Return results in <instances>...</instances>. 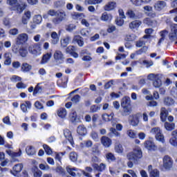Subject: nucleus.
Segmentation results:
<instances>
[{
    "mask_svg": "<svg viewBox=\"0 0 177 177\" xmlns=\"http://www.w3.org/2000/svg\"><path fill=\"white\" fill-rule=\"evenodd\" d=\"M143 157V153L142 152V149L140 147H136L133 151L130 152L127 155V158L129 162H127V166L129 168H132L133 164H138L139 160Z\"/></svg>",
    "mask_w": 177,
    "mask_h": 177,
    "instance_id": "f257e3e1",
    "label": "nucleus"
},
{
    "mask_svg": "<svg viewBox=\"0 0 177 177\" xmlns=\"http://www.w3.org/2000/svg\"><path fill=\"white\" fill-rule=\"evenodd\" d=\"M48 15L49 16H51L52 17L56 16V17L52 19V23H53L55 26H58V24H60L62 21L66 20V12L64 11H56L55 10H49L48 11Z\"/></svg>",
    "mask_w": 177,
    "mask_h": 177,
    "instance_id": "f03ea898",
    "label": "nucleus"
},
{
    "mask_svg": "<svg viewBox=\"0 0 177 177\" xmlns=\"http://www.w3.org/2000/svg\"><path fill=\"white\" fill-rule=\"evenodd\" d=\"M28 52L34 56L41 55V44L35 43L28 46Z\"/></svg>",
    "mask_w": 177,
    "mask_h": 177,
    "instance_id": "7ed1b4c3",
    "label": "nucleus"
},
{
    "mask_svg": "<svg viewBox=\"0 0 177 177\" xmlns=\"http://www.w3.org/2000/svg\"><path fill=\"white\" fill-rule=\"evenodd\" d=\"M142 117V113H138L129 116L130 124L132 127H137L139 124V118Z\"/></svg>",
    "mask_w": 177,
    "mask_h": 177,
    "instance_id": "20e7f679",
    "label": "nucleus"
},
{
    "mask_svg": "<svg viewBox=\"0 0 177 177\" xmlns=\"http://www.w3.org/2000/svg\"><path fill=\"white\" fill-rule=\"evenodd\" d=\"M172 164H174V160H172L171 157L165 156L163 158V167L165 169H171L172 168Z\"/></svg>",
    "mask_w": 177,
    "mask_h": 177,
    "instance_id": "39448f33",
    "label": "nucleus"
},
{
    "mask_svg": "<svg viewBox=\"0 0 177 177\" xmlns=\"http://www.w3.org/2000/svg\"><path fill=\"white\" fill-rule=\"evenodd\" d=\"M28 40V35L26 33H22L18 35L17 37V45H21L22 44H24V42H27Z\"/></svg>",
    "mask_w": 177,
    "mask_h": 177,
    "instance_id": "423d86ee",
    "label": "nucleus"
},
{
    "mask_svg": "<svg viewBox=\"0 0 177 177\" xmlns=\"http://www.w3.org/2000/svg\"><path fill=\"white\" fill-rule=\"evenodd\" d=\"M144 146L145 149L150 151H156V150H157V147L151 140H146L144 143Z\"/></svg>",
    "mask_w": 177,
    "mask_h": 177,
    "instance_id": "0eeeda50",
    "label": "nucleus"
},
{
    "mask_svg": "<svg viewBox=\"0 0 177 177\" xmlns=\"http://www.w3.org/2000/svg\"><path fill=\"white\" fill-rule=\"evenodd\" d=\"M54 59L56 62H59V63H63L64 60V55H63V53H62V51L59 50H55L54 53Z\"/></svg>",
    "mask_w": 177,
    "mask_h": 177,
    "instance_id": "6e6552de",
    "label": "nucleus"
},
{
    "mask_svg": "<svg viewBox=\"0 0 177 177\" xmlns=\"http://www.w3.org/2000/svg\"><path fill=\"white\" fill-rule=\"evenodd\" d=\"M167 6V3L164 1H158L154 3V9L158 12H161Z\"/></svg>",
    "mask_w": 177,
    "mask_h": 177,
    "instance_id": "1a4fd4ad",
    "label": "nucleus"
},
{
    "mask_svg": "<svg viewBox=\"0 0 177 177\" xmlns=\"http://www.w3.org/2000/svg\"><path fill=\"white\" fill-rule=\"evenodd\" d=\"M23 171V164L19 163L15 165L12 167V171H11V174L14 175V176H17V174H20Z\"/></svg>",
    "mask_w": 177,
    "mask_h": 177,
    "instance_id": "9d476101",
    "label": "nucleus"
},
{
    "mask_svg": "<svg viewBox=\"0 0 177 177\" xmlns=\"http://www.w3.org/2000/svg\"><path fill=\"white\" fill-rule=\"evenodd\" d=\"M64 136H65L66 139L68 140L72 146H74V140L73 139V135L69 129H66L64 130Z\"/></svg>",
    "mask_w": 177,
    "mask_h": 177,
    "instance_id": "9b49d317",
    "label": "nucleus"
},
{
    "mask_svg": "<svg viewBox=\"0 0 177 177\" xmlns=\"http://www.w3.org/2000/svg\"><path fill=\"white\" fill-rule=\"evenodd\" d=\"M32 106L31 102L25 101L24 103L21 104L20 107L23 113H28V110L31 109Z\"/></svg>",
    "mask_w": 177,
    "mask_h": 177,
    "instance_id": "f8f14e48",
    "label": "nucleus"
},
{
    "mask_svg": "<svg viewBox=\"0 0 177 177\" xmlns=\"http://www.w3.org/2000/svg\"><path fill=\"white\" fill-rule=\"evenodd\" d=\"M80 169L71 167V166L66 167V171L70 174L71 176L75 177L77 174H80Z\"/></svg>",
    "mask_w": 177,
    "mask_h": 177,
    "instance_id": "ddd939ff",
    "label": "nucleus"
},
{
    "mask_svg": "<svg viewBox=\"0 0 177 177\" xmlns=\"http://www.w3.org/2000/svg\"><path fill=\"white\" fill-rule=\"evenodd\" d=\"M3 57L5 66H10L12 64V53L10 52L5 53Z\"/></svg>",
    "mask_w": 177,
    "mask_h": 177,
    "instance_id": "4468645a",
    "label": "nucleus"
},
{
    "mask_svg": "<svg viewBox=\"0 0 177 177\" xmlns=\"http://www.w3.org/2000/svg\"><path fill=\"white\" fill-rule=\"evenodd\" d=\"M168 110L165 107H162L160 109V120L162 122H165L167 117H168Z\"/></svg>",
    "mask_w": 177,
    "mask_h": 177,
    "instance_id": "2eb2a0df",
    "label": "nucleus"
},
{
    "mask_svg": "<svg viewBox=\"0 0 177 177\" xmlns=\"http://www.w3.org/2000/svg\"><path fill=\"white\" fill-rule=\"evenodd\" d=\"M101 143L104 147H110V146H111L112 141L109 138L102 136L101 138Z\"/></svg>",
    "mask_w": 177,
    "mask_h": 177,
    "instance_id": "dca6fc26",
    "label": "nucleus"
},
{
    "mask_svg": "<svg viewBox=\"0 0 177 177\" xmlns=\"http://www.w3.org/2000/svg\"><path fill=\"white\" fill-rule=\"evenodd\" d=\"M140 26H142V22L139 20H135L129 24V27L131 30H138Z\"/></svg>",
    "mask_w": 177,
    "mask_h": 177,
    "instance_id": "f3484780",
    "label": "nucleus"
},
{
    "mask_svg": "<svg viewBox=\"0 0 177 177\" xmlns=\"http://www.w3.org/2000/svg\"><path fill=\"white\" fill-rule=\"evenodd\" d=\"M52 57V52H48L46 54H44L42 57L41 64H46L49 60H50V58Z\"/></svg>",
    "mask_w": 177,
    "mask_h": 177,
    "instance_id": "a211bd4d",
    "label": "nucleus"
},
{
    "mask_svg": "<svg viewBox=\"0 0 177 177\" xmlns=\"http://www.w3.org/2000/svg\"><path fill=\"white\" fill-rule=\"evenodd\" d=\"M31 19V12L26 11L24 12V15L22 17V23L23 24H27Z\"/></svg>",
    "mask_w": 177,
    "mask_h": 177,
    "instance_id": "6ab92c4d",
    "label": "nucleus"
},
{
    "mask_svg": "<svg viewBox=\"0 0 177 177\" xmlns=\"http://www.w3.org/2000/svg\"><path fill=\"white\" fill-rule=\"evenodd\" d=\"M122 107H131V98L129 97H124L121 101Z\"/></svg>",
    "mask_w": 177,
    "mask_h": 177,
    "instance_id": "aec40b11",
    "label": "nucleus"
},
{
    "mask_svg": "<svg viewBox=\"0 0 177 177\" xmlns=\"http://www.w3.org/2000/svg\"><path fill=\"white\" fill-rule=\"evenodd\" d=\"M153 166H149V176L150 177H160V171L157 169H151ZM151 169V170H150Z\"/></svg>",
    "mask_w": 177,
    "mask_h": 177,
    "instance_id": "412c9836",
    "label": "nucleus"
},
{
    "mask_svg": "<svg viewBox=\"0 0 177 177\" xmlns=\"http://www.w3.org/2000/svg\"><path fill=\"white\" fill-rule=\"evenodd\" d=\"M71 17L73 20H81V19H85L86 16L85 14L81 12H73L71 14Z\"/></svg>",
    "mask_w": 177,
    "mask_h": 177,
    "instance_id": "4be33fe9",
    "label": "nucleus"
},
{
    "mask_svg": "<svg viewBox=\"0 0 177 177\" xmlns=\"http://www.w3.org/2000/svg\"><path fill=\"white\" fill-rule=\"evenodd\" d=\"M122 111H121V115L123 117H127V115H129L132 112V109L131 106H122Z\"/></svg>",
    "mask_w": 177,
    "mask_h": 177,
    "instance_id": "5701e85b",
    "label": "nucleus"
},
{
    "mask_svg": "<svg viewBox=\"0 0 177 177\" xmlns=\"http://www.w3.org/2000/svg\"><path fill=\"white\" fill-rule=\"evenodd\" d=\"M77 132L81 136H85L86 135V127L84 125H80L77 127Z\"/></svg>",
    "mask_w": 177,
    "mask_h": 177,
    "instance_id": "b1692460",
    "label": "nucleus"
},
{
    "mask_svg": "<svg viewBox=\"0 0 177 177\" xmlns=\"http://www.w3.org/2000/svg\"><path fill=\"white\" fill-rule=\"evenodd\" d=\"M50 37L52 38L51 44L53 45H57L59 43V35H57V33L56 32H52Z\"/></svg>",
    "mask_w": 177,
    "mask_h": 177,
    "instance_id": "393cba45",
    "label": "nucleus"
},
{
    "mask_svg": "<svg viewBox=\"0 0 177 177\" xmlns=\"http://www.w3.org/2000/svg\"><path fill=\"white\" fill-rule=\"evenodd\" d=\"M26 151L28 156H35V154L37 153V151L35 150V148L32 146H28L26 148Z\"/></svg>",
    "mask_w": 177,
    "mask_h": 177,
    "instance_id": "a878e982",
    "label": "nucleus"
},
{
    "mask_svg": "<svg viewBox=\"0 0 177 177\" xmlns=\"http://www.w3.org/2000/svg\"><path fill=\"white\" fill-rule=\"evenodd\" d=\"M32 68V66L27 63H23L21 66V71L23 73H28Z\"/></svg>",
    "mask_w": 177,
    "mask_h": 177,
    "instance_id": "bb28decb",
    "label": "nucleus"
},
{
    "mask_svg": "<svg viewBox=\"0 0 177 177\" xmlns=\"http://www.w3.org/2000/svg\"><path fill=\"white\" fill-rule=\"evenodd\" d=\"M112 19L113 16H111V15L110 14H107V12L102 13L101 16V20L102 21H110L111 20H112Z\"/></svg>",
    "mask_w": 177,
    "mask_h": 177,
    "instance_id": "cd10ccee",
    "label": "nucleus"
},
{
    "mask_svg": "<svg viewBox=\"0 0 177 177\" xmlns=\"http://www.w3.org/2000/svg\"><path fill=\"white\" fill-rule=\"evenodd\" d=\"M114 118V113H111L110 115L105 113L102 115V120L106 121V122H109V121H113V118Z\"/></svg>",
    "mask_w": 177,
    "mask_h": 177,
    "instance_id": "c85d7f7f",
    "label": "nucleus"
},
{
    "mask_svg": "<svg viewBox=\"0 0 177 177\" xmlns=\"http://www.w3.org/2000/svg\"><path fill=\"white\" fill-rule=\"evenodd\" d=\"M84 38L80 35H76L73 37V41L77 43L80 46H84Z\"/></svg>",
    "mask_w": 177,
    "mask_h": 177,
    "instance_id": "c756f323",
    "label": "nucleus"
},
{
    "mask_svg": "<svg viewBox=\"0 0 177 177\" xmlns=\"http://www.w3.org/2000/svg\"><path fill=\"white\" fill-rule=\"evenodd\" d=\"M21 149H19L18 152H12V162H19V159L16 158V157H21Z\"/></svg>",
    "mask_w": 177,
    "mask_h": 177,
    "instance_id": "7c9ffc66",
    "label": "nucleus"
},
{
    "mask_svg": "<svg viewBox=\"0 0 177 177\" xmlns=\"http://www.w3.org/2000/svg\"><path fill=\"white\" fill-rule=\"evenodd\" d=\"M71 38L70 37H66L64 39H61V46L62 48H66L68 44H70Z\"/></svg>",
    "mask_w": 177,
    "mask_h": 177,
    "instance_id": "2f4dec72",
    "label": "nucleus"
},
{
    "mask_svg": "<svg viewBox=\"0 0 177 177\" xmlns=\"http://www.w3.org/2000/svg\"><path fill=\"white\" fill-rule=\"evenodd\" d=\"M19 53L21 57H26L28 55V50L26 47H21Z\"/></svg>",
    "mask_w": 177,
    "mask_h": 177,
    "instance_id": "473e14b6",
    "label": "nucleus"
},
{
    "mask_svg": "<svg viewBox=\"0 0 177 177\" xmlns=\"http://www.w3.org/2000/svg\"><path fill=\"white\" fill-rule=\"evenodd\" d=\"M57 115H59L60 118H64L66 115H67V111L64 108H60L57 111Z\"/></svg>",
    "mask_w": 177,
    "mask_h": 177,
    "instance_id": "72a5a7b5",
    "label": "nucleus"
},
{
    "mask_svg": "<svg viewBox=\"0 0 177 177\" xmlns=\"http://www.w3.org/2000/svg\"><path fill=\"white\" fill-rule=\"evenodd\" d=\"M175 103V100L174 99L167 97L166 98L164 99V104L165 106H172Z\"/></svg>",
    "mask_w": 177,
    "mask_h": 177,
    "instance_id": "f704fd0d",
    "label": "nucleus"
},
{
    "mask_svg": "<svg viewBox=\"0 0 177 177\" xmlns=\"http://www.w3.org/2000/svg\"><path fill=\"white\" fill-rule=\"evenodd\" d=\"M165 128L167 131H173L175 129V123L165 122Z\"/></svg>",
    "mask_w": 177,
    "mask_h": 177,
    "instance_id": "c9c22d12",
    "label": "nucleus"
},
{
    "mask_svg": "<svg viewBox=\"0 0 177 177\" xmlns=\"http://www.w3.org/2000/svg\"><path fill=\"white\" fill-rule=\"evenodd\" d=\"M167 35H168V32L167 30H162L160 32L161 38L160 39L158 45H160L161 42L164 41V40L165 39V37H167Z\"/></svg>",
    "mask_w": 177,
    "mask_h": 177,
    "instance_id": "e433bc0d",
    "label": "nucleus"
},
{
    "mask_svg": "<svg viewBox=\"0 0 177 177\" xmlns=\"http://www.w3.org/2000/svg\"><path fill=\"white\" fill-rule=\"evenodd\" d=\"M38 93H42V87L37 84L33 91V96H36Z\"/></svg>",
    "mask_w": 177,
    "mask_h": 177,
    "instance_id": "4c0bfd02",
    "label": "nucleus"
},
{
    "mask_svg": "<svg viewBox=\"0 0 177 177\" xmlns=\"http://www.w3.org/2000/svg\"><path fill=\"white\" fill-rule=\"evenodd\" d=\"M33 23H35V24H41V23H42V16L39 15H35L33 17Z\"/></svg>",
    "mask_w": 177,
    "mask_h": 177,
    "instance_id": "58836bf2",
    "label": "nucleus"
},
{
    "mask_svg": "<svg viewBox=\"0 0 177 177\" xmlns=\"http://www.w3.org/2000/svg\"><path fill=\"white\" fill-rule=\"evenodd\" d=\"M162 84V82H161V79H160V77H156V79L154 80L153 85L155 88H160V86H161V85Z\"/></svg>",
    "mask_w": 177,
    "mask_h": 177,
    "instance_id": "ea45409f",
    "label": "nucleus"
},
{
    "mask_svg": "<svg viewBox=\"0 0 177 177\" xmlns=\"http://www.w3.org/2000/svg\"><path fill=\"white\" fill-rule=\"evenodd\" d=\"M124 39L128 42H131L132 41H135V39H136V35L133 34L127 35Z\"/></svg>",
    "mask_w": 177,
    "mask_h": 177,
    "instance_id": "a19ab883",
    "label": "nucleus"
},
{
    "mask_svg": "<svg viewBox=\"0 0 177 177\" xmlns=\"http://www.w3.org/2000/svg\"><path fill=\"white\" fill-rule=\"evenodd\" d=\"M115 3L114 2L109 3V4L104 6V10H107V11L113 10V9H114L115 8Z\"/></svg>",
    "mask_w": 177,
    "mask_h": 177,
    "instance_id": "79ce46f5",
    "label": "nucleus"
},
{
    "mask_svg": "<svg viewBox=\"0 0 177 177\" xmlns=\"http://www.w3.org/2000/svg\"><path fill=\"white\" fill-rule=\"evenodd\" d=\"M115 150L116 153H122L124 151V148H122V145L120 143H116L115 145Z\"/></svg>",
    "mask_w": 177,
    "mask_h": 177,
    "instance_id": "37998d69",
    "label": "nucleus"
},
{
    "mask_svg": "<svg viewBox=\"0 0 177 177\" xmlns=\"http://www.w3.org/2000/svg\"><path fill=\"white\" fill-rule=\"evenodd\" d=\"M70 160L71 161H73V162H75L77 160H78V155L75 152H71L70 153Z\"/></svg>",
    "mask_w": 177,
    "mask_h": 177,
    "instance_id": "c03bdc74",
    "label": "nucleus"
},
{
    "mask_svg": "<svg viewBox=\"0 0 177 177\" xmlns=\"http://www.w3.org/2000/svg\"><path fill=\"white\" fill-rule=\"evenodd\" d=\"M127 135L129 136V138H131L132 139H135L138 135L136 134V132L132 129H129L127 131Z\"/></svg>",
    "mask_w": 177,
    "mask_h": 177,
    "instance_id": "a18cd8bd",
    "label": "nucleus"
},
{
    "mask_svg": "<svg viewBox=\"0 0 177 177\" xmlns=\"http://www.w3.org/2000/svg\"><path fill=\"white\" fill-rule=\"evenodd\" d=\"M126 15L130 19H136V15L135 14V12H133V10H129L127 12Z\"/></svg>",
    "mask_w": 177,
    "mask_h": 177,
    "instance_id": "49530a36",
    "label": "nucleus"
},
{
    "mask_svg": "<svg viewBox=\"0 0 177 177\" xmlns=\"http://www.w3.org/2000/svg\"><path fill=\"white\" fill-rule=\"evenodd\" d=\"M55 171L56 172H57V174H59V175H62V176H64V175H66V173L64 172V169H63L62 166L57 167V168L55 169Z\"/></svg>",
    "mask_w": 177,
    "mask_h": 177,
    "instance_id": "de8ad7c7",
    "label": "nucleus"
},
{
    "mask_svg": "<svg viewBox=\"0 0 177 177\" xmlns=\"http://www.w3.org/2000/svg\"><path fill=\"white\" fill-rule=\"evenodd\" d=\"M177 136H173L169 140V143L171 146L177 147Z\"/></svg>",
    "mask_w": 177,
    "mask_h": 177,
    "instance_id": "09e8293b",
    "label": "nucleus"
},
{
    "mask_svg": "<svg viewBox=\"0 0 177 177\" xmlns=\"http://www.w3.org/2000/svg\"><path fill=\"white\" fill-rule=\"evenodd\" d=\"M156 140H158V142H161L162 143H164V142H165V140L164 139V136L161 132L156 135Z\"/></svg>",
    "mask_w": 177,
    "mask_h": 177,
    "instance_id": "8fccbe9b",
    "label": "nucleus"
},
{
    "mask_svg": "<svg viewBox=\"0 0 177 177\" xmlns=\"http://www.w3.org/2000/svg\"><path fill=\"white\" fill-rule=\"evenodd\" d=\"M110 132H111V133H109V136H113V134L114 135V136H118V137L121 136V134L120 133H118V131H117V130L114 128H111ZM111 133H113V134H111Z\"/></svg>",
    "mask_w": 177,
    "mask_h": 177,
    "instance_id": "3c124183",
    "label": "nucleus"
},
{
    "mask_svg": "<svg viewBox=\"0 0 177 177\" xmlns=\"http://www.w3.org/2000/svg\"><path fill=\"white\" fill-rule=\"evenodd\" d=\"M18 13H21L26 9V5H20L19 3L15 6Z\"/></svg>",
    "mask_w": 177,
    "mask_h": 177,
    "instance_id": "603ef678",
    "label": "nucleus"
},
{
    "mask_svg": "<svg viewBox=\"0 0 177 177\" xmlns=\"http://www.w3.org/2000/svg\"><path fill=\"white\" fill-rule=\"evenodd\" d=\"M43 147L46 154H48V156H50V154H52V149L50 148V147H48V145L46 144L43 145Z\"/></svg>",
    "mask_w": 177,
    "mask_h": 177,
    "instance_id": "864d4df0",
    "label": "nucleus"
},
{
    "mask_svg": "<svg viewBox=\"0 0 177 177\" xmlns=\"http://www.w3.org/2000/svg\"><path fill=\"white\" fill-rule=\"evenodd\" d=\"M158 77V75H156L154 73H150L147 76V80H149V81H154Z\"/></svg>",
    "mask_w": 177,
    "mask_h": 177,
    "instance_id": "5fc2aeb1",
    "label": "nucleus"
},
{
    "mask_svg": "<svg viewBox=\"0 0 177 177\" xmlns=\"http://www.w3.org/2000/svg\"><path fill=\"white\" fill-rule=\"evenodd\" d=\"M169 39L171 42H174V41H176L177 39V35L175 34L174 32H171V33L169 34Z\"/></svg>",
    "mask_w": 177,
    "mask_h": 177,
    "instance_id": "6e6d98bb",
    "label": "nucleus"
},
{
    "mask_svg": "<svg viewBox=\"0 0 177 177\" xmlns=\"http://www.w3.org/2000/svg\"><path fill=\"white\" fill-rule=\"evenodd\" d=\"M161 129H160L159 127H154L151 129V133L153 135H158V133H160Z\"/></svg>",
    "mask_w": 177,
    "mask_h": 177,
    "instance_id": "4d7b16f0",
    "label": "nucleus"
},
{
    "mask_svg": "<svg viewBox=\"0 0 177 177\" xmlns=\"http://www.w3.org/2000/svg\"><path fill=\"white\" fill-rule=\"evenodd\" d=\"M80 99H81V96L80 95H75L71 98V102L73 103H80Z\"/></svg>",
    "mask_w": 177,
    "mask_h": 177,
    "instance_id": "13d9d810",
    "label": "nucleus"
},
{
    "mask_svg": "<svg viewBox=\"0 0 177 177\" xmlns=\"http://www.w3.org/2000/svg\"><path fill=\"white\" fill-rule=\"evenodd\" d=\"M39 168L42 171H48V169H50L49 165H48L47 164H42V163L39 165Z\"/></svg>",
    "mask_w": 177,
    "mask_h": 177,
    "instance_id": "bf43d9fd",
    "label": "nucleus"
},
{
    "mask_svg": "<svg viewBox=\"0 0 177 177\" xmlns=\"http://www.w3.org/2000/svg\"><path fill=\"white\" fill-rule=\"evenodd\" d=\"M66 53H69L71 55L73 52H75V46H69L66 49Z\"/></svg>",
    "mask_w": 177,
    "mask_h": 177,
    "instance_id": "052dcab7",
    "label": "nucleus"
},
{
    "mask_svg": "<svg viewBox=\"0 0 177 177\" xmlns=\"http://www.w3.org/2000/svg\"><path fill=\"white\" fill-rule=\"evenodd\" d=\"M10 81L12 82H19V81H21V77H20L19 76H17V75H12L10 77Z\"/></svg>",
    "mask_w": 177,
    "mask_h": 177,
    "instance_id": "680f3d73",
    "label": "nucleus"
},
{
    "mask_svg": "<svg viewBox=\"0 0 177 177\" xmlns=\"http://www.w3.org/2000/svg\"><path fill=\"white\" fill-rule=\"evenodd\" d=\"M144 24H147V26L153 27V21L150 18H145L144 19Z\"/></svg>",
    "mask_w": 177,
    "mask_h": 177,
    "instance_id": "e2e57ef3",
    "label": "nucleus"
},
{
    "mask_svg": "<svg viewBox=\"0 0 177 177\" xmlns=\"http://www.w3.org/2000/svg\"><path fill=\"white\" fill-rule=\"evenodd\" d=\"M108 161H114L115 160V156L112 153H109L106 155Z\"/></svg>",
    "mask_w": 177,
    "mask_h": 177,
    "instance_id": "0e129e2a",
    "label": "nucleus"
},
{
    "mask_svg": "<svg viewBox=\"0 0 177 177\" xmlns=\"http://www.w3.org/2000/svg\"><path fill=\"white\" fill-rule=\"evenodd\" d=\"M124 18H122V17H119V18H117L116 20H115V23L117 24V26H119L120 27H121V26H123L124 25Z\"/></svg>",
    "mask_w": 177,
    "mask_h": 177,
    "instance_id": "69168bd1",
    "label": "nucleus"
},
{
    "mask_svg": "<svg viewBox=\"0 0 177 177\" xmlns=\"http://www.w3.org/2000/svg\"><path fill=\"white\" fill-rule=\"evenodd\" d=\"M35 107H36L37 110H42V109H44V105L39 102V101H36L35 102Z\"/></svg>",
    "mask_w": 177,
    "mask_h": 177,
    "instance_id": "338daca9",
    "label": "nucleus"
},
{
    "mask_svg": "<svg viewBox=\"0 0 177 177\" xmlns=\"http://www.w3.org/2000/svg\"><path fill=\"white\" fill-rule=\"evenodd\" d=\"M171 32H174L177 35V24H172L171 25Z\"/></svg>",
    "mask_w": 177,
    "mask_h": 177,
    "instance_id": "774afa93",
    "label": "nucleus"
}]
</instances>
